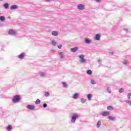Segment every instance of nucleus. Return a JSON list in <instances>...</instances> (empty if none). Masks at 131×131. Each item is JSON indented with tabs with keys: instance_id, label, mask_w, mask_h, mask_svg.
Wrapping results in <instances>:
<instances>
[{
	"instance_id": "obj_1",
	"label": "nucleus",
	"mask_w": 131,
	"mask_h": 131,
	"mask_svg": "<svg viewBox=\"0 0 131 131\" xmlns=\"http://www.w3.org/2000/svg\"><path fill=\"white\" fill-rule=\"evenodd\" d=\"M78 58H79V61L81 64H85L87 63L88 60L84 58V55L81 54L78 56Z\"/></svg>"
},
{
	"instance_id": "obj_2",
	"label": "nucleus",
	"mask_w": 131,
	"mask_h": 131,
	"mask_svg": "<svg viewBox=\"0 0 131 131\" xmlns=\"http://www.w3.org/2000/svg\"><path fill=\"white\" fill-rule=\"evenodd\" d=\"M79 116H80V115L77 113L73 114L71 118L72 123H75V121H76V119L79 118Z\"/></svg>"
},
{
	"instance_id": "obj_3",
	"label": "nucleus",
	"mask_w": 131,
	"mask_h": 131,
	"mask_svg": "<svg viewBox=\"0 0 131 131\" xmlns=\"http://www.w3.org/2000/svg\"><path fill=\"white\" fill-rule=\"evenodd\" d=\"M20 100H21L20 96L18 95H16L13 97L12 101L13 103H19V102H20Z\"/></svg>"
},
{
	"instance_id": "obj_4",
	"label": "nucleus",
	"mask_w": 131,
	"mask_h": 131,
	"mask_svg": "<svg viewBox=\"0 0 131 131\" xmlns=\"http://www.w3.org/2000/svg\"><path fill=\"white\" fill-rule=\"evenodd\" d=\"M8 34H9V35H16L17 31L14 29H10L8 31Z\"/></svg>"
},
{
	"instance_id": "obj_5",
	"label": "nucleus",
	"mask_w": 131,
	"mask_h": 131,
	"mask_svg": "<svg viewBox=\"0 0 131 131\" xmlns=\"http://www.w3.org/2000/svg\"><path fill=\"white\" fill-rule=\"evenodd\" d=\"M79 97H80V94L78 93H76L73 95L72 98L74 99V100H77Z\"/></svg>"
},
{
	"instance_id": "obj_6",
	"label": "nucleus",
	"mask_w": 131,
	"mask_h": 131,
	"mask_svg": "<svg viewBox=\"0 0 131 131\" xmlns=\"http://www.w3.org/2000/svg\"><path fill=\"white\" fill-rule=\"evenodd\" d=\"M78 10H83L85 9V5L83 4H79L77 6Z\"/></svg>"
},
{
	"instance_id": "obj_7",
	"label": "nucleus",
	"mask_w": 131,
	"mask_h": 131,
	"mask_svg": "<svg viewBox=\"0 0 131 131\" xmlns=\"http://www.w3.org/2000/svg\"><path fill=\"white\" fill-rule=\"evenodd\" d=\"M27 109H29V110L33 111L34 109H35V106L29 104L27 106Z\"/></svg>"
},
{
	"instance_id": "obj_8",
	"label": "nucleus",
	"mask_w": 131,
	"mask_h": 131,
	"mask_svg": "<svg viewBox=\"0 0 131 131\" xmlns=\"http://www.w3.org/2000/svg\"><path fill=\"white\" fill-rule=\"evenodd\" d=\"M100 115H102L104 117L108 116V115H110V112H103L100 113Z\"/></svg>"
},
{
	"instance_id": "obj_9",
	"label": "nucleus",
	"mask_w": 131,
	"mask_h": 131,
	"mask_svg": "<svg viewBox=\"0 0 131 131\" xmlns=\"http://www.w3.org/2000/svg\"><path fill=\"white\" fill-rule=\"evenodd\" d=\"M58 55L60 56V59H65V54L63 52H58Z\"/></svg>"
},
{
	"instance_id": "obj_10",
	"label": "nucleus",
	"mask_w": 131,
	"mask_h": 131,
	"mask_svg": "<svg viewBox=\"0 0 131 131\" xmlns=\"http://www.w3.org/2000/svg\"><path fill=\"white\" fill-rule=\"evenodd\" d=\"M51 34L53 36H58L59 35V32L57 31H53L51 32Z\"/></svg>"
},
{
	"instance_id": "obj_11",
	"label": "nucleus",
	"mask_w": 131,
	"mask_h": 131,
	"mask_svg": "<svg viewBox=\"0 0 131 131\" xmlns=\"http://www.w3.org/2000/svg\"><path fill=\"white\" fill-rule=\"evenodd\" d=\"M71 52H72V53H76V52H77V51H78V47H76L75 48H71Z\"/></svg>"
},
{
	"instance_id": "obj_12",
	"label": "nucleus",
	"mask_w": 131,
	"mask_h": 131,
	"mask_svg": "<svg viewBox=\"0 0 131 131\" xmlns=\"http://www.w3.org/2000/svg\"><path fill=\"white\" fill-rule=\"evenodd\" d=\"M10 9L11 10H17L19 9V6L18 5H13L11 6V7H10Z\"/></svg>"
},
{
	"instance_id": "obj_13",
	"label": "nucleus",
	"mask_w": 131,
	"mask_h": 131,
	"mask_svg": "<svg viewBox=\"0 0 131 131\" xmlns=\"http://www.w3.org/2000/svg\"><path fill=\"white\" fill-rule=\"evenodd\" d=\"M95 40H100L101 39V34H97L95 35Z\"/></svg>"
},
{
	"instance_id": "obj_14",
	"label": "nucleus",
	"mask_w": 131,
	"mask_h": 131,
	"mask_svg": "<svg viewBox=\"0 0 131 131\" xmlns=\"http://www.w3.org/2000/svg\"><path fill=\"white\" fill-rule=\"evenodd\" d=\"M84 41L85 43H88V45H89V43H91L92 42V40L88 38H85Z\"/></svg>"
},
{
	"instance_id": "obj_15",
	"label": "nucleus",
	"mask_w": 131,
	"mask_h": 131,
	"mask_svg": "<svg viewBox=\"0 0 131 131\" xmlns=\"http://www.w3.org/2000/svg\"><path fill=\"white\" fill-rule=\"evenodd\" d=\"M87 98L89 101H92V98H93V95L92 94H89L87 95Z\"/></svg>"
},
{
	"instance_id": "obj_16",
	"label": "nucleus",
	"mask_w": 131,
	"mask_h": 131,
	"mask_svg": "<svg viewBox=\"0 0 131 131\" xmlns=\"http://www.w3.org/2000/svg\"><path fill=\"white\" fill-rule=\"evenodd\" d=\"M122 63L124 65H128V64L129 63V62H128V60H126V59H124L123 61H122Z\"/></svg>"
},
{
	"instance_id": "obj_17",
	"label": "nucleus",
	"mask_w": 131,
	"mask_h": 131,
	"mask_svg": "<svg viewBox=\"0 0 131 131\" xmlns=\"http://www.w3.org/2000/svg\"><path fill=\"white\" fill-rule=\"evenodd\" d=\"M108 119H110V120H111L112 121H115V120H116V118L112 116H109L108 117Z\"/></svg>"
},
{
	"instance_id": "obj_18",
	"label": "nucleus",
	"mask_w": 131,
	"mask_h": 131,
	"mask_svg": "<svg viewBox=\"0 0 131 131\" xmlns=\"http://www.w3.org/2000/svg\"><path fill=\"white\" fill-rule=\"evenodd\" d=\"M12 125H9L6 127V129L7 131H11L12 129Z\"/></svg>"
},
{
	"instance_id": "obj_19",
	"label": "nucleus",
	"mask_w": 131,
	"mask_h": 131,
	"mask_svg": "<svg viewBox=\"0 0 131 131\" xmlns=\"http://www.w3.org/2000/svg\"><path fill=\"white\" fill-rule=\"evenodd\" d=\"M0 20L1 22H5L6 20V17H5V16H0Z\"/></svg>"
},
{
	"instance_id": "obj_20",
	"label": "nucleus",
	"mask_w": 131,
	"mask_h": 131,
	"mask_svg": "<svg viewBox=\"0 0 131 131\" xmlns=\"http://www.w3.org/2000/svg\"><path fill=\"white\" fill-rule=\"evenodd\" d=\"M107 110H110V111L114 110V107H113V106H107Z\"/></svg>"
},
{
	"instance_id": "obj_21",
	"label": "nucleus",
	"mask_w": 131,
	"mask_h": 131,
	"mask_svg": "<svg viewBox=\"0 0 131 131\" xmlns=\"http://www.w3.org/2000/svg\"><path fill=\"white\" fill-rule=\"evenodd\" d=\"M86 73L88 74V75H92V74H93V72L92 70H89L86 71Z\"/></svg>"
},
{
	"instance_id": "obj_22",
	"label": "nucleus",
	"mask_w": 131,
	"mask_h": 131,
	"mask_svg": "<svg viewBox=\"0 0 131 131\" xmlns=\"http://www.w3.org/2000/svg\"><path fill=\"white\" fill-rule=\"evenodd\" d=\"M39 74L41 77H45V76H46V73L43 72H40L39 73Z\"/></svg>"
},
{
	"instance_id": "obj_23",
	"label": "nucleus",
	"mask_w": 131,
	"mask_h": 131,
	"mask_svg": "<svg viewBox=\"0 0 131 131\" xmlns=\"http://www.w3.org/2000/svg\"><path fill=\"white\" fill-rule=\"evenodd\" d=\"M106 90H107V92H108V94H111V87H107Z\"/></svg>"
},
{
	"instance_id": "obj_24",
	"label": "nucleus",
	"mask_w": 131,
	"mask_h": 131,
	"mask_svg": "<svg viewBox=\"0 0 131 131\" xmlns=\"http://www.w3.org/2000/svg\"><path fill=\"white\" fill-rule=\"evenodd\" d=\"M9 4L8 3H6L5 4H4V8H5V9H9Z\"/></svg>"
},
{
	"instance_id": "obj_25",
	"label": "nucleus",
	"mask_w": 131,
	"mask_h": 131,
	"mask_svg": "<svg viewBox=\"0 0 131 131\" xmlns=\"http://www.w3.org/2000/svg\"><path fill=\"white\" fill-rule=\"evenodd\" d=\"M62 84H63V88H66L68 87V84H67V83H66V82H63Z\"/></svg>"
},
{
	"instance_id": "obj_26",
	"label": "nucleus",
	"mask_w": 131,
	"mask_h": 131,
	"mask_svg": "<svg viewBox=\"0 0 131 131\" xmlns=\"http://www.w3.org/2000/svg\"><path fill=\"white\" fill-rule=\"evenodd\" d=\"M19 59H24V54H21L18 56Z\"/></svg>"
},
{
	"instance_id": "obj_27",
	"label": "nucleus",
	"mask_w": 131,
	"mask_h": 131,
	"mask_svg": "<svg viewBox=\"0 0 131 131\" xmlns=\"http://www.w3.org/2000/svg\"><path fill=\"white\" fill-rule=\"evenodd\" d=\"M101 121H99L98 122H97V127L99 128L101 126Z\"/></svg>"
},
{
	"instance_id": "obj_28",
	"label": "nucleus",
	"mask_w": 131,
	"mask_h": 131,
	"mask_svg": "<svg viewBox=\"0 0 131 131\" xmlns=\"http://www.w3.org/2000/svg\"><path fill=\"white\" fill-rule=\"evenodd\" d=\"M35 104L36 105H38V104H40V100L39 99H37L35 102Z\"/></svg>"
},
{
	"instance_id": "obj_29",
	"label": "nucleus",
	"mask_w": 131,
	"mask_h": 131,
	"mask_svg": "<svg viewBox=\"0 0 131 131\" xmlns=\"http://www.w3.org/2000/svg\"><path fill=\"white\" fill-rule=\"evenodd\" d=\"M52 45L55 47L57 46V42L55 41L54 40H53L52 41Z\"/></svg>"
},
{
	"instance_id": "obj_30",
	"label": "nucleus",
	"mask_w": 131,
	"mask_h": 131,
	"mask_svg": "<svg viewBox=\"0 0 131 131\" xmlns=\"http://www.w3.org/2000/svg\"><path fill=\"white\" fill-rule=\"evenodd\" d=\"M81 103H85L86 102V99L84 98H81Z\"/></svg>"
},
{
	"instance_id": "obj_31",
	"label": "nucleus",
	"mask_w": 131,
	"mask_h": 131,
	"mask_svg": "<svg viewBox=\"0 0 131 131\" xmlns=\"http://www.w3.org/2000/svg\"><path fill=\"white\" fill-rule=\"evenodd\" d=\"M119 93H122L124 92V89L123 88H120L119 91Z\"/></svg>"
},
{
	"instance_id": "obj_32",
	"label": "nucleus",
	"mask_w": 131,
	"mask_h": 131,
	"mask_svg": "<svg viewBox=\"0 0 131 131\" xmlns=\"http://www.w3.org/2000/svg\"><path fill=\"white\" fill-rule=\"evenodd\" d=\"M127 97L128 100L130 99L131 93H128Z\"/></svg>"
},
{
	"instance_id": "obj_33",
	"label": "nucleus",
	"mask_w": 131,
	"mask_h": 131,
	"mask_svg": "<svg viewBox=\"0 0 131 131\" xmlns=\"http://www.w3.org/2000/svg\"><path fill=\"white\" fill-rule=\"evenodd\" d=\"M45 96V97H49V96H50V93L49 92H46Z\"/></svg>"
},
{
	"instance_id": "obj_34",
	"label": "nucleus",
	"mask_w": 131,
	"mask_h": 131,
	"mask_svg": "<svg viewBox=\"0 0 131 131\" xmlns=\"http://www.w3.org/2000/svg\"><path fill=\"white\" fill-rule=\"evenodd\" d=\"M125 102L127 103V104H129L130 106V104H131V100H126Z\"/></svg>"
},
{
	"instance_id": "obj_35",
	"label": "nucleus",
	"mask_w": 131,
	"mask_h": 131,
	"mask_svg": "<svg viewBox=\"0 0 131 131\" xmlns=\"http://www.w3.org/2000/svg\"><path fill=\"white\" fill-rule=\"evenodd\" d=\"M91 83L92 84H96V82L94 80H92Z\"/></svg>"
},
{
	"instance_id": "obj_36",
	"label": "nucleus",
	"mask_w": 131,
	"mask_h": 131,
	"mask_svg": "<svg viewBox=\"0 0 131 131\" xmlns=\"http://www.w3.org/2000/svg\"><path fill=\"white\" fill-rule=\"evenodd\" d=\"M47 106H48V104H47V103H43V108H47Z\"/></svg>"
},
{
	"instance_id": "obj_37",
	"label": "nucleus",
	"mask_w": 131,
	"mask_h": 131,
	"mask_svg": "<svg viewBox=\"0 0 131 131\" xmlns=\"http://www.w3.org/2000/svg\"><path fill=\"white\" fill-rule=\"evenodd\" d=\"M58 49H62V45H59L58 46Z\"/></svg>"
},
{
	"instance_id": "obj_38",
	"label": "nucleus",
	"mask_w": 131,
	"mask_h": 131,
	"mask_svg": "<svg viewBox=\"0 0 131 131\" xmlns=\"http://www.w3.org/2000/svg\"><path fill=\"white\" fill-rule=\"evenodd\" d=\"M96 3H100L101 2V0H94Z\"/></svg>"
},
{
	"instance_id": "obj_39",
	"label": "nucleus",
	"mask_w": 131,
	"mask_h": 131,
	"mask_svg": "<svg viewBox=\"0 0 131 131\" xmlns=\"http://www.w3.org/2000/svg\"><path fill=\"white\" fill-rule=\"evenodd\" d=\"M124 31H126V32H128V30L127 29H123Z\"/></svg>"
},
{
	"instance_id": "obj_40",
	"label": "nucleus",
	"mask_w": 131,
	"mask_h": 131,
	"mask_svg": "<svg viewBox=\"0 0 131 131\" xmlns=\"http://www.w3.org/2000/svg\"><path fill=\"white\" fill-rule=\"evenodd\" d=\"M108 54H110V55H113L114 53L112 52H109Z\"/></svg>"
},
{
	"instance_id": "obj_41",
	"label": "nucleus",
	"mask_w": 131,
	"mask_h": 131,
	"mask_svg": "<svg viewBox=\"0 0 131 131\" xmlns=\"http://www.w3.org/2000/svg\"><path fill=\"white\" fill-rule=\"evenodd\" d=\"M45 1V2H48V3H49L50 2H51V0H44Z\"/></svg>"
},
{
	"instance_id": "obj_42",
	"label": "nucleus",
	"mask_w": 131,
	"mask_h": 131,
	"mask_svg": "<svg viewBox=\"0 0 131 131\" xmlns=\"http://www.w3.org/2000/svg\"><path fill=\"white\" fill-rule=\"evenodd\" d=\"M98 62H101V61H102V59H101L100 58H99L98 59Z\"/></svg>"
},
{
	"instance_id": "obj_43",
	"label": "nucleus",
	"mask_w": 131,
	"mask_h": 131,
	"mask_svg": "<svg viewBox=\"0 0 131 131\" xmlns=\"http://www.w3.org/2000/svg\"><path fill=\"white\" fill-rule=\"evenodd\" d=\"M8 19H11V17H8Z\"/></svg>"
},
{
	"instance_id": "obj_44",
	"label": "nucleus",
	"mask_w": 131,
	"mask_h": 131,
	"mask_svg": "<svg viewBox=\"0 0 131 131\" xmlns=\"http://www.w3.org/2000/svg\"><path fill=\"white\" fill-rule=\"evenodd\" d=\"M52 52L54 53V52H55V50H52Z\"/></svg>"
},
{
	"instance_id": "obj_45",
	"label": "nucleus",
	"mask_w": 131,
	"mask_h": 131,
	"mask_svg": "<svg viewBox=\"0 0 131 131\" xmlns=\"http://www.w3.org/2000/svg\"><path fill=\"white\" fill-rule=\"evenodd\" d=\"M3 1H4V0H0L1 2H3Z\"/></svg>"
},
{
	"instance_id": "obj_46",
	"label": "nucleus",
	"mask_w": 131,
	"mask_h": 131,
	"mask_svg": "<svg viewBox=\"0 0 131 131\" xmlns=\"http://www.w3.org/2000/svg\"><path fill=\"white\" fill-rule=\"evenodd\" d=\"M130 106H131V103H130Z\"/></svg>"
},
{
	"instance_id": "obj_47",
	"label": "nucleus",
	"mask_w": 131,
	"mask_h": 131,
	"mask_svg": "<svg viewBox=\"0 0 131 131\" xmlns=\"http://www.w3.org/2000/svg\"><path fill=\"white\" fill-rule=\"evenodd\" d=\"M0 15H1V12H0Z\"/></svg>"
}]
</instances>
